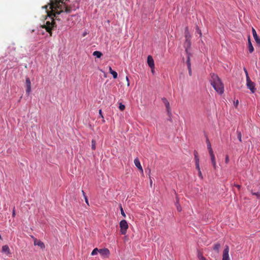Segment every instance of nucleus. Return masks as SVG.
Here are the masks:
<instances>
[{
    "label": "nucleus",
    "instance_id": "1",
    "mask_svg": "<svg viewBox=\"0 0 260 260\" xmlns=\"http://www.w3.org/2000/svg\"><path fill=\"white\" fill-rule=\"evenodd\" d=\"M49 8L50 11L49 12H48L49 17H51L52 19L55 18L58 21H63L60 18V16L62 18H66L68 14L70 13L71 11L70 9L64 7H63V9H65V11H63L62 6L57 0H54V2L51 1L49 5Z\"/></svg>",
    "mask_w": 260,
    "mask_h": 260
},
{
    "label": "nucleus",
    "instance_id": "2",
    "mask_svg": "<svg viewBox=\"0 0 260 260\" xmlns=\"http://www.w3.org/2000/svg\"><path fill=\"white\" fill-rule=\"evenodd\" d=\"M210 76L209 81L211 85L216 91L222 94L224 92V86L220 79L214 73L211 74Z\"/></svg>",
    "mask_w": 260,
    "mask_h": 260
},
{
    "label": "nucleus",
    "instance_id": "3",
    "mask_svg": "<svg viewBox=\"0 0 260 260\" xmlns=\"http://www.w3.org/2000/svg\"><path fill=\"white\" fill-rule=\"evenodd\" d=\"M185 42L184 44V47L185 48V51L187 54V57H189L190 58V56L191 55V53L189 52V49L191 47V42L187 38V35L185 34Z\"/></svg>",
    "mask_w": 260,
    "mask_h": 260
},
{
    "label": "nucleus",
    "instance_id": "4",
    "mask_svg": "<svg viewBox=\"0 0 260 260\" xmlns=\"http://www.w3.org/2000/svg\"><path fill=\"white\" fill-rule=\"evenodd\" d=\"M119 226L120 228V233L121 235H125L127 232V230L128 228V225L127 221L123 219L120 221Z\"/></svg>",
    "mask_w": 260,
    "mask_h": 260
},
{
    "label": "nucleus",
    "instance_id": "5",
    "mask_svg": "<svg viewBox=\"0 0 260 260\" xmlns=\"http://www.w3.org/2000/svg\"><path fill=\"white\" fill-rule=\"evenodd\" d=\"M255 85V83L250 80L249 76H247V79H246V86L247 88L249 89L252 93H254L256 91Z\"/></svg>",
    "mask_w": 260,
    "mask_h": 260
},
{
    "label": "nucleus",
    "instance_id": "6",
    "mask_svg": "<svg viewBox=\"0 0 260 260\" xmlns=\"http://www.w3.org/2000/svg\"><path fill=\"white\" fill-rule=\"evenodd\" d=\"M56 27V25L54 22L52 21L51 22L49 21L46 22V25H44L43 28H45L46 31L48 32L50 36L52 35V30L53 27Z\"/></svg>",
    "mask_w": 260,
    "mask_h": 260
},
{
    "label": "nucleus",
    "instance_id": "7",
    "mask_svg": "<svg viewBox=\"0 0 260 260\" xmlns=\"http://www.w3.org/2000/svg\"><path fill=\"white\" fill-rule=\"evenodd\" d=\"M75 17V15H70L68 17L66 21V23H67V27L71 28L75 24V22L73 19V18ZM64 22H65V21Z\"/></svg>",
    "mask_w": 260,
    "mask_h": 260
},
{
    "label": "nucleus",
    "instance_id": "8",
    "mask_svg": "<svg viewBox=\"0 0 260 260\" xmlns=\"http://www.w3.org/2000/svg\"><path fill=\"white\" fill-rule=\"evenodd\" d=\"M161 100L166 108V110L168 116H170L172 115V113L169 101L166 98H162Z\"/></svg>",
    "mask_w": 260,
    "mask_h": 260
},
{
    "label": "nucleus",
    "instance_id": "9",
    "mask_svg": "<svg viewBox=\"0 0 260 260\" xmlns=\"http://www.w3.org/2000/svg\"><path fill=\"white\" fill-rule=\"evenodd\" d=\"M229 252V247L228 246L226 245L223 252L222 260H230Z\"/></svg>",
    "mask_w": 260,
    "mask_h": 260
},
{
    "label": "nucleus",
    "instance_id": "10",
    "mask_svg": "<svg viewBox=\"0 0 260 260\" xmlns=\"http://www.w3.org/2000/svg\"><path fill=\"white\" fill-rule=\"evenodd\" d=\"M26 84V92L27 94H29L31 91V82L30 79L28 77L26 78L25 80Z\"/></svg>",
    "mask_w": 260,
    "mask_h": 260
},
{
    "label": "nucleus",
    "instance_id": "11",
    "mask_svg": "<svg viewBox=\"0 0 260 260\" xmlns=\"http://www.w3.org/2000/svg\"><path fill=\"white\" fill-rule=\"evenodd\" d=\"M252 33L255 42L257 45L260 47V38L257 36L256 30L253 28H252Z\"/></svg>",
    "mask_w": 260,
    "mask_h": 260
},
{
    "label": "nucleus",
    "instance_id": "12",
    "mask_svg": "<svg viewBox=\"0 0 260 260\" xmlns=\"http://www.w3.org/2000/svg\"><path fill=\"white\" fill-rule=\"evenodd\" d=\"M147 63L149 67L152 69V71H153V69L154 68V63L153 59L151 55H149L147 57Z\"/></svg>",
    "mask_w": 260,
    "mask_h": 260
},
{
    "label": "nucleus",
    "instance_id": "13",
    "mask_svg": "<svg viewBox=\"0 0 260 260\" xmlns=\"http://www.w3.org/2000/svg\"><path fill=\"white\" fill-rule=\"evenodd\" d=\"M99 253L102 256H108L110 254V251L108 248H102L100 249Z\"/></svg>",
    "mask_w": 260,
    "mask_h": 260
},
{
    "label": "nucleus",
    "instance_id": "14",
    "mask_svg": "<svg viewBox=\"0 0 260 260\" xmlns=\"http://www.w3.org/2000/svg\"><path fill=\"white\" fill-rule=\"evenodd\" d=\"M134 164L135 166L137 167V168L141 171V173H143V170L142 167L141 165V163L138 158H136L134 159Z\"/></svg>",
    "mask_w": 260,
    "mask_h": 260
},
{
    "label": "nucleus",
    "instance_id": "15",
    "mask_svg": "<svg viewBox=\"0 0 260 260\" xmlns=\"http://www.w3.org/2000/svg\"><path fill=\"white\" fill-rule=\"evenodd\" d=\"M209 154H210V156L211 157V162L213 165V167H214V169H216L217 166H216V161H215V157L214 154V153L213 152L209 153Z\"/></svg>",
    "mask_w": 260,
    "mask_h": 260
},
{
    "label": "nucleus",
    "instance_id": "16",
    "mask_svg": "<svg viewBox=\"0 0 260 260\" xmlns=\"http://www.w3.org/2000/svg\"><path fill=\"white\" fill-rule=\"evenodd\" d=\"M186 63L187 66V69L188 70V74L190 76L192 75V71L191 68V62H190V58L189 57H187Z\"/></svg>",
    "mask_w": 260,
    "mask_h": 260
},
{
    "label": "nucleus",
    "instance_id": "17",
    "mask_svg": "<svg viewBox=\"0 0 260 260\" xmlns=\"http://www.w3.org/2000/svg\"><path fill=\"white\" fill-rule=\"evenodd\" d=\"M2 252L5 253L7 254H10V248L7 245H5L2 246Z\"/></svg>",
    "mask_w": 260,
    "mask_h": 260
},
{
    "label": "nucleus",
    "instance_id": "18",
    "mask_svg": "<svg viewBox=\"0 0 260 260\" xmlns=\"http://www.w3.org/2000/svg\"><path fill=\"white\" fill-rule=\"evenodd\" d=\"M248 48L249 53H251L253 52L254 48L252 46V44L251 43V42L250 41V39L249 37L248 38Z\"/></svg>",
    "mask_w": 260,
    "mask_h": 260
},
{
    "label": "nucleus",
    "instance_id": "19",
    "mask_svg": "<svg viewBox=\"0 0 260 260\" xmlns=\"http://www.w3.org/2000/svg\"><path fill=\"white\" fill-rule=\"evenodd\" d=\"M34 244L35 245H38V246H40L42 249L45 248V244H44V243L43 242H42L40 240H39V241L35 240L34 241Z\"/></svg>",
    "mask_w": 260,
    "mask_h": 260
},
{
    "label": "nucleus",
    "instance_id": "20",
    "mask_svg": "<svg viewBox=\"0 0 260 260\" xmlns=\"http://www.w3.org/2000/svg\"><path fill=\"white\" fill-rule=\"evenodd\" d=\"M206 142H207V148L209 151V153L213 152V150L211 147V144L208 138H207Z\"/></svg>",
    "mask_w": 260,
    "mask_h": 260
},
{
    "label": "nucleus",
    "instance_id": "21",
    "mask_svg": "<svg viewBox=\"0 0 260 260\" xmlns=\"http://www.w3.org/2000/svg\"><path fill=\"white\" fill-rule=\"evenodd\" d=\"M92 55L98 58H100L102 56L103 54L101 52L99 51H95L93 52Z\"/></svg>",
    "mask_w": 260,
    "mask_h": 260
},
{
    "label": "nucleus",
    "instance_id": "22",
    "mask_svg": "<svg viewBox=\"0 0 260 260\" xmlns=\"http://www.w3.org/2000/svg\"><path fill=\"white\" fill-rule=\"evenodd\" d=\"M220 247V244L219 243H216L214 245L213 249L217 252H218Z\"/></svg>",
    "mask_w": 260,
    "mask_h": 260
},
{
    "label": "nucleus",
    "instance_id": "23",
    "mask_svg": "<svg viewBox=\"0 0 260 260\" xmlns=\"http://www.w3.org/2000/svg\"><path fill=\"white\" fill-rule=\"evenodd\" d=\"M100 252V249H99L98 248H95L93 249L92 251L91 252V255H95L98 254V252Z\"/></svg>",
    "mask_w": 260,
    "mask_h": 260
},
{
    "label": "nucleus",
    "instance_id": "24",
    "mask_svg": "<svg viewBox=\"0 0 260 260\" xmlns=\"http://www.w3.org/2000/svg\"><path fill=\"white\" fill-rule=\"evenodd\" d=\"M237 138L240 142H242V134L238 130L237 131Z\"/></svg>",
    "mask_w": 260,
    "mask_h": 260
},
{
    "label": "nucleus",
    "instance_id": "25",
    "mask_svg": "<svg viewBox=\"0 0 260 260\" xmlns=\"http://www.w3.org/2000/svg\"><path fill=\"white\" fill-rule=\"evenodd\" d=\"M96 148V141L92 139L91 141V149L92 150H95Z\"/></svg>",
    "mask_w": 260,
    "mask_h": 260
},
{
    "label": "nucleus",
    "instance_id": "26",
    "mask_svg": "<svg viewBox=\"0 0 260 260\" xmlns=\"http://www.w3.org/2000/svg\"><path fill=\"white\" fill-rule=\"evenodd\" d=\"M198 257L200 260H206V258L203 256L202 253L200 251H198Z\"/></svg>",
    "mask_w": 260,
    "mask_h": 260
},
{
    "label": "nucleus",
    "instance_id": "27",
    "mask_svg": "<svg viewBox=\"0 0 260 260\" xmlns=\"http://www.w3.org/2000/svg\"><path fill=\"white\" fill-rule=\"evenodd\" d=\"M195 164H196V169L198 170L199 174H201V170H200V161L196 162Z\"/></svg>",
    "mask_w": 260,
    "mask_h": 260
},
{
    "label": "nucleus",
    "instance_id": "28",
    "mask_svg": "<svg viewBox=\"0 0 260 260\" xmlns=\"http://www.w3.org/2000/svg\"><path fill=\"white\" fill-rule=\"evenodd\" d=\"M194 155L195 162H197V161H198V162L200 161L199 158L198 157V152L196 151H194Z\"/></svg>",
    "mask_w": 260,
    "mask_h": 260
},
{
    "label": "nucleus",
    "instance_id": "29",
    "mask_svg": "<svg viewBox=\"0 0 260 260\" xmlns=\"http://www.w3.org/2000/svg\"><path fill=\"white\" fill-rule=\"evenodd\" d=\"M125 105L124 104H123L121 103H119V109L121 111H123L125 109Z\"/></svg>",
    "mask_w": 260,
    "mask_h": 260
},
{
    "label": "nucleus",
    "instance_id": "30",
    "mask_svg": "<svg viewBox=\"0 0 260 260\" xmlns=\"http://www.w3.org/2000/svg\"><path fill=\"white\" fill-rule=\"evenodd\" d=\"M111 74L112 75L114 79H116L117 78L118 75L116 71H113V72H111Z\"/></svg>",
    "mask_w": 260,
    "mask_h": 260
},
{
    "label": "nucleus",
    "instance_id": "31",
    "mask_svg": "<svg viewBox=\"0 0 260 260\" xmlns=\"http://www.w3.org/2000/svg\"><path fill=\"white\" fill-rule=\"evenodd\" d=\"M120 211H121V215H122L123 217H126V215H125V213H124V211H123V208H122V207L121 205H120Z\"/></svg>",
    "mask_w": 260,
    "mask_h": 260
},
{
    "label": "nucleus",
    "instance_id": "32",
    "mask_svg": "<svg viewBox=\"0 0 260 260\" xmlns=\"http://www.w3.org/2000/svg\"><path fill=\"white\" fill-rule=\"evenodd\" d=\"M99 117L102 118H103V122H104L105 120H104V116L103 115L102 111L101 109L99 110Z\"/></svg>",
    "mask_w": 260,
    "mask_h": 260
},
{
    "label": "nucleus",
    "instance_id": "33",
    "mask_svg": "<svg viewBox=\"0 0 260 260\" xmlns=\"http://www.w3.org/2000/svg\"><path fill=\"white\" fill-rule=\"evenodd\" d=\"M253 195H255L257 198H260V192H251Z\"/></svg>",
    "mask_w": 260,
    "mask_h": 260
},
{
    "label": "nucleus",
    "instance_id": "34",
    "mask_svg": "<svg viewBox=\"0 0 260 260\" xmlns=\"http://www.w3.org/2000/svg\"><path fill=\"white\" fill-rule=\"evenodd\" d=\"M196 33L200 35V37L202 36V32L201 30L197 26L196 28Z\"/></svg>",
    "mask_w": 260,
    "mask_h": 260
},
{
    "label": "nucleus",
    "instance_id": "35",
    "mask_svg": "<svg viewBox=\"0 0 260 260\" xmlns=\"http://www.w3.org/2000/svg\"><path fill=\"white\" fill-rule=\"evenodd\" d=\"M229 162V157L228 155H226L225 158V162L226 164H228Z\"/></svg>",
    "mask_w": 260,
    "mask_h": 260
},
{
    "label": "nucleus",
    "instance_id": "36",
    "mask_svg": "<svg viewBox=\"0 0 260 260\" xmlns=\"http://www.w3.org/2000/svg\"><path fill=\"white\" fill-rule=\"evenodd\" d=\"M243 70H244V72H245V73L246 74V79H247V76H249L247 70H246V69L245 68H244Z\"/></svg>",
    "mask_w": 260,
    "mask_h": 260
},
{
    "label": "nucleus",
    "instance_id": "37",
    "mask_svg": "<svg viewBox=\"0 0 260 260\" xmlns=\"http://www.w3.org/2000/svg\"><path fill=\"white\" fill-rule=\"evenodd\" d=\"M15 215H16L15 210V207H14L13 209V212H12V216L13 217H14L15 216Z\"/></svg>",
    "mask_w": 260,
    "mask_h": 260
},
{
    "label": "nucleus",
    "instance_id": "38",
    "mask_svg": "<svg viewBox=\"0 0 260 260\" xmlns=\"http://www.w3.org/2000/svg\"><path fill=\"white\" fill-rule=\"evenodd\" d=\"M88 34V32L86 31V30H85L83 34H82V36L83 37H85Z\"/></svg>",
    "mask_w": 260,
    "mask_h": 260
},
{
    "label": "nucleus",
    "instance_id": "39",
    "mask_svg": "<svg viewBox=\"0 0 260 260\" xmlns=\"http://www.w3.org/2000/svg\"><path fill=\"white\" fill-rule=\"evenodd\" d=\"M235 187H236L237 188L240 189L241 188V185L237 184H234V185Z\"/></svg>",
    "mask_w": 260,
    "mask_h": 260
},
{
    "label": "nucleus",
    "instance_id": "40",
    "mask_svg": "<svg viewBox=\"0 0 260 260\" xmlns=\"http://www.w3.org/2000/svg\"><path fill=\"white\" fill-rule=\"evenodd\" d=\"M82 194H83V196L84 197V198H85L87 197L84 190H82Z\"/></svg>",
    "mask_w": 260,
    "mask_h": 260
},
{
    "label": "nucleus",
    "instance_id": "41",
    "mask_svg": "<svg viewBox=\"0 0 260 260\" xmlns=\"http://www.w3.org/2000/svg\"><path fill=\"white\" fill-rule=\"evenodd\" d=\"M84 199H85V202L87 204V205L89 206V202H88V200L87 197L84 198Z\"/></svg>",
    "mask_w": 260,
    "mask_h": 260
},
{
    "label": "nucleus",
    "instance_id": "42",
    "mask_svg": "<svg viewBox=\"0 0 260 260\" xmlns=\"http://www.w3.org/2000/svg\"><path fill=\"white\" fill-rule=\"evenodd\" d=\"M177 210L178 211H181V208L180 206H177Z\"/></svg>",
    "mask_w": 260,
    "mask_h": 260
},
{
    "label": "nucleus",
    "instance_id": "43",
    "mask_svg": "<svg viewBox=\"0 0 260 260\" xmlns=\"http://www.w3.org/2000/svg\"><path fill=\"white\" fill-rule=\"evenodd\" d=\"M126 80L127 82V86H129V79L127 76L126 77Z\"/></svg>",
    "mask_w": 260,
    "mask_h": 260
},
{
    "label": "nucleus",
    "instance_id": "44",
    "mask_svg": "<svg viewBox=\"0 0 260 260\" xmlns=\"http://www.w3.org/2000/svg\"><path fill=\"white\" fill-rule=\"evenodd\" d=\"M109 71L110 73L111 74V72H113V70L112 69V68L111 67H109Z\"/></svg>",
    "mask_w": 260,
    "mask_h": 260
},
{
    "label": "nucleus",
    "instance_id": "45",
    "mask_svg": "<svg viewBox=\"0 0 260 260\" xmlns=\"http://www.w3.org/2000/svg\"><path fill=\"white\" fill-rule=\"evenodd\" d=\"M238 103H239V102H238V101L237 100V101L234 103V104H235V105L236 106H237V105L238 104Z\"/></svg>",
    "mask_w": 260,
    "mask_h": 260
},
{
    "label": "nucleus",
    "instance_id": "46",
    "mask_svg": "<svg viewBox=\"0 0 260 260\" xmlns=\"http://www.w3.org/2000/svg\"><path fill=\"white\" fill-rule=\"evenodd\" d=\"M171 116L172 115L170 116H169V118L168 119V120L170 121H172V119L171 118Z\"/></svg>",
    "mask_w": 260,
    "mask_h": 260
},
{
    "label": "nucleus",
    "instance_id": "47",
    "mask_svg": "<svg viewBox=\"0 0 260 260\" xmlns=\"http://www.w3.org/2000/svg\"><path fill=\"white\" fill-rule=\"evenodd\" d=\"M106 22H107L108 24H110V21L109 20H107L106 21Z\"/></svg>",
    "mask_w": 260,
    "mask_h": 260
},
{
    "label": "nucleus",
    "instance_id": "48",
    "mask_svg": "<svg viewBox=\"0 0 260 260\" xmlns=\"http://www.w3.org/2000/svg\"><path fill=\"white\" fill-rule=\"evenodd\" d=\"M199 176L201 177V178H202V173L201 172V174H199Z\"/></svg>",
    "mask_w": 260,
    "mask_h": 260
},
{
    "label": "nucleus",
    "instance_id": "49",
    "mask_svg": "<svg viewBox=\"0 0 260 260\" xmlns=\"http://www.w3.org/2000/svg\"><path fill=\"white\" fill-rule=\"evenodd\" d=\"M48 7V6H45L43 7V8L47 9Z\"/></svg>",
    "mask_w": 260,
    "mask_h": 260
},
{
    "label": "nucleus",
    "instance_id": "50",
    "mask_svg": "<svg viewBox=\"0 0 260 260\" xmlns=\"http://www.w3.org/2000/svg\"><path fill=\"white\" fill-rule=\"evenodd\" d=\"M34 31H35V30H34V29L31 30V32H34Z\"/></svg>",
    "mask_w": 260,
    "mask_h": 260
}]
</instances>
